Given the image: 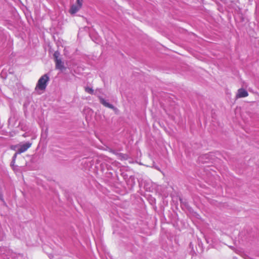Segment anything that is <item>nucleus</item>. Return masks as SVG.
<instances>
[{
	"label": "nucleus",
	"instance_id": "3",
	"mask_svg": "<svg viewBox=\"0 0 259 259\" xmlns=\"http://www.w3.org/2000/svg\"><path fill=\"white\" fill-rule=\"evenodd\" d=\"M248 92L243 89H240L238 90L237 94L236 95L237 98H244L248 96Z\"/></svg>",
	"mask_w": 259,
	"mask_h": 259
},
{
	"label": "nucleus",
	"instance_id": "8",
	"mask_svg": "<svg viewBox=\"0 0 259 259\" xmlns=\"http://www.w3.org/2000/svg\"><path fill=\"white\" fill-rule=\"evenodd\" d=\"M82 3H83V0H76V4L79 6L80 7H82Z\"/></svg>",
	"mask_w": 259,
	"mask_h": 259
},
{
	"label": "nucleus",
	"instance_id": "9",
	"mask_svg": "<svg viewBox=\"0 0 259 259\" xmlns=\"http://www.w3.org/2000/svg\"><path fill=\"white\" fill-rule=\"evenodd\" d=\"M85 91L90 94H93L94 92L93 89L89 88L85 89Z\"/></svg>",
	"mask_w": 259,
	"mask_h": 259
},
{
	"label": "nucleus",
	"instance_id": "10",
	"mask_svg": "<svg viewBox=\"0 0 259 259\" xmlns=\"http://www.w3.org/2000/svg\"><path fill=\"white\" fill-rule=\"evenodd\" d=\"M18 154H19V153H17V151L14 154L12 157V160L13 161H15V160L16 159L17 156Z\"/></svg>",
	"mask_w": 259,
	"mask_h": 259
},
{
	"label": "nucleus",
	"instance_id": "12",
	"mask_svg": "<svg viewBox=\"0 0 259 259\" xmlns=\"http://www.w3.org/2000/svg\"><path fill=\"white\" fill-rule=\"evenodd\" d=\"M14 163H15V161H13L12 160V162H11V164H13V165Z\"/></svg>",
	"mask_w": 259,
	"mask_h": 259
},
{
	"label": "nucleus",
	"instance_id": "2",
	"mask_svg": "<svg viewBox=\"0 0 259 259\" xmlns=\"http://www.w3.org/2000/svg\"><path fill=\"white\" fill-rule=\"evenodd\" d=\"M31 143L27 142L25 143H20L18 145L13 146L11 147V149L17 150V153L21 154L27 150L31 146Z\"/></svg>",
	"mask_w": 259,
	"mask_h": 259
},
{
	"label": "nucleus",
	"instance_id": "4",
	"mask_svg": "<svg viewBox=\"0 0 259 259\" xmlns=\"http://www.w3.org/2000/svg\"><path fill=\"white\" fill-rule=\"evenodd\" d=\"M55 61L56 68L60 70H63L65 67L64 63L62 61L61 59L57 60Z\"/></svg>",
	"mask_w": 259,
	"mask_h": 259
},
{
	"label": "nucleus",
	"instance_id": "5",
	"mask_svg": "<svg viewBox=\"0 0 259 259\" xmlns=\"http://www.w3.org/2000/svg\"><path fill=\"white\" fill-rule=\"evenodd\" d=\"M81 7L77 4L73 5L71 7L69 12L71 14H74L77 13L81 9Z\"/></svg>",
	"mask_w": 259,
	"mask_h": 259
},
{
	"label": "nucleus",
	"instance_id": "1",
	"mask_svg": "<svg viewBox=\"0 0 259 259\" xmlns=\"http://www.w3.org/2000/svg\"><path fill=\"white\" fill-rule=\"evenodd\" d=\"M49 81V76L47 74H44L38 79L36 86V90L44 91L46 89Z\"/></svg>",
	"mask_w": 259,
	"mask_h": 259
},
{
	"label": "nucleus",
	"instance_id": "11",
	"mask_svg": "<svg viewBox=\"0 0 259 259\" xmlns=\"http://www.w3.org/2000/svg\"><path fill=\"white\" fill-rule=\"evenodd\" d=\"M0 200H1L4 202V203L5 204H6L4 200L3 195L1 193H0Z\"/></svg>",
	"mask_w": 259,
	"mask_h": 259
},
{
	"label": "nucleus",
	"instance_id": "7",
	"mask_svg": "<svg viewBox=\"0 0 259 259\" xmlns=\"http://www.w3.org/2000/svg\"><path fill=\"white\" fill-rule=\"evenodd\" d=\"M60 55V54L59 52H58V51L55 52V53H54V55H53L55 61H56L57 60L61 59L59 58Z\"/></svg>",
	"mask_w": 259,
	"mask_h": 259
},
{
	"label": "nucleus",
	"instance_id": "6",
	"mask_svg": "<svg viewBox=\"0 0 259 259\" xmlns=\"http://www.w3.org/2000/svg\"><path fill=\"white\" fill-rule=\"evenodd\" d=\"M100 101L102 104H103L104 106H105L106 107H108V108H109L111 109H113L114 108V106L112 104L108 103L105 99H104L102 98H100Z\"/></svg>",
	"mask_w": 259,
	"mask_h": 259
}]
</instances>
